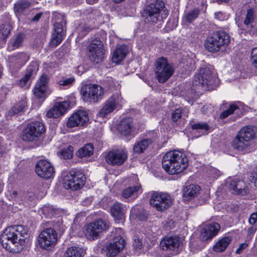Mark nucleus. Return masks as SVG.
I'll use <instances>...</instances> for the list:
<instances>
[{
  "mask_svg": "<svg viewBox=\"0 0 257 257\" xmlns=\"http://www.w3.org/2000/svg\"><path fill=\"white\" fill-rule=\"evenodd\" d=\"M142 192L141 186L140 185L135 186L129 187L124 190L122 192V196L128 199L131 198L132 199H136L140 193Z\"/></svg>",
  "mask_w": 257,
  "mask_h": 257,
  "instance_id": "nucleus-34",
  "label": "nucleus"
},
{
  "mask_svg": "<svg viewBox=\"0 0 257 257\" xmlns=\"http://www.w3.org/2000/svg\"><path fill=\"white\" fill-rule=\"evenodd\" d=\"M214 17L215 18L219 20L222 21L223 20V15L221 12H217L214 14Z\"/></svg>",
  "mask_w": 257,
  "mask_h": 257,
  "instance_id": "nucleus-58",
  "label": "nucleus"
},
{
  "mask_svg": "<svg viewBox=\"0 0 257 257\" xmlns=\"http://www.w3.org/2000/svg\"><path fill=\"white\" fill-rule=\"evenodd\" d=\"M82 92V96L85 101L96 103L101 100L104 95L103 88L98 85L89 84L86 85Z\"/></svg>",
  "mask_w": 257,
  "mask_h": 257,
  "instance_id": "nucleus-15",
  "label": "nucleus"
},
{
  "mask_svg": "<svg viewBox=\"0 0 257 257\" xmlns=\"http://www.w3.org/2000/svg\"><path fill=\"white\" fill-rule=\"evenodd\" d=\"M133 128V119L130 117L122 119L118 125V131L124 136L129 135Z\"/></svg>",
  "mask_w": 257,
  "mask_h": 257,
  "instance_id": "nucleus-32",
  "label": "nucleus"
},
{
  "mask_svg": "<svg viewBox=\"0 0 257 257\" xmlns=\"http://www.w3.org/2000/svg\"><path fill=\"white\" fill-rule=\"evenodd\" d=\"M70 105L69 101L56 102L53 108L47 112L46 116L48 118H57L67 111Z\"/></svg>",
  "mask_w": 257,
  "mask_h": 257,
  "instance_id": "nucleus-22",
  "label": "nucleus"
},
{
  "mask_svg": "<svg viewBox=\"0 0 257 257\" xmlns=\"http://www.w3.org/2000/svg\"><path fill=\"white\" fill-rule=\"evenodd\" d=\"M231 241L229 237H225L218 240L213 247V250L216 252H222L225 250Z\"/></svg>",
  "mask_w": 257,
  "mask_h": 257,
  "instance_id": "nucleus-39",
  "label": "nucleus"
},
{
  "mask_svg": "<svg viewBox=\"0 0 257 257\" xmlns=\"http://www.w3.org/2000/svg\"><path fill=\"white\" fill-rule=\"evenodd\" d=\"M94 147L92 144L88 143L86 144L84 147L79 149L76 154L79 158L89 157L93 154Z\"/></svg>",
  "mask_w": 257,
  "mask_h": 257,
  "instance_id": "nucleus-38",
  "label": "nucleus"
},
{
  "mask_svg": "<svg viewBox=\"0 0 257 257\" xmlns=\"http://www.w3.org/2000/svg\"><path fill=\"white\" fill-rule=\"evenodd\" d=\"M152 134L153 135L152 138L144 139L135 143L133 148V150L135 153L137 154L142 153L148 148L149 146L154 141V136H156L154 133Z\"/></svg>",
  "mask_w": 257,
  "mask_h": 257,
  "instance_id": "nucleus-30",
  "label": "nucleus"
},
{
  "mask_svg": "<svg viewBox=\"0 0 257 257\" xmlns=\"http://www.w3.org/2000/svg\"><path fill=\"white\" fill-rule=\"evenodd\" d=\"M38 70V64L35 62L31 63L28 67L26 74L18 81L17 84L21 87H24L30 79L35 76Z\"/></svg>",
  "mask_w": 257,
  "mask_h": 257,
  "instance_id": "nucleus-26",
  "label": "nucleus"
},
{
  "mask_svg": "<svg viewBox=\"0 0 257 257\" xmlns=\"http://www.w3.org/2000/svg\"><path fill=\"white\" fill-rule=\"evenodd\" d=\"M57 240V232L52 228H47L43 230L38 237L40 246L46 250H50L54 247Z\"/></svg>",
  "mask_w": 257,
  "mask_h": 257,
  "instance_id": "nucleus-13",
  "label": "nucleus"
},
{
  "mask_svg": "<svg viewBox=\"0 0 257 257\" xmlns=\"http://www.w3.org/2000/svg\"><path fill=\"white\" fill-rule=\"evenodd\" d=\"M85 175L79 171L71 170L63 178V185L67 189L77 190L82 188L85 182Z\"/></svg>",
  "mask_w": 257,
  "mask_h": 257,
  "instance_id": "nucleus-6",
  "label": "nucleus"
},
{
  "mask_svg": "<svg viewBox=\"0 0 257 257\" xmlns=\"http://www.w3.org/2000/svg\"><path fill=\"white\" fill-rule=\"evenodd\" d=\"M110 226L109 222L101 218L89 223L85 226V235L90 240L97 239L100 234L107 230Z\"/></svg>",
  "mask_w": 257,
  "mask_h": 257,
  "instance_id": "nucleus-10",
  "label": "nucleus"
},
{
  "mask_svg": "<svg viewBox=\"0 0 257 257\" xmlns=\"http://www.w3.org/2000/svg\"><path fill=\"white\" fill-rule=\"evenodd\" d=\"M182 244L180 238L177 236H166L160 242V246L164 250L172 251L174 255L179 253Z\"/></svg>",
  "mask_w": 257,
  "mask_h": 257,
  "instance_id": "nucleus-16",
  "label": "nucleus"
},
{
  "mask_svg": "<svg viewBox=\"0 0 257 257\" xmlns=\"http://www.w3.org/2000/svg\"><path fill=\"white\" fill-rule=\"evenodd\" d=\"M199 12L197 9L187 12L184 13L183 20L187 23H191L198 17Z\"/></svg>",
  "mask_w": 257,
  "mask_h": 257,
  "instance_id": "nucleus-41",
  "label": "nucleus"
},
{
  "mask_svg": "<svg viewBox=\"0 0 257 257\" xmlns=\"http://www.w3.org/2000/svg\"><path fill=\"white\" fill-rule=\"evenodd\" d=\"M254 11L252 9H249L247 11L245 19L244 21V24L248 26L251 24L254 19Z\"/></svg>",
  "mask_w": 257,
  "mask_h": 257,
  "instance_id": "nucleus-48",
  "label": "nucleus"
},
{
  "mask_svg": "<svg viewBox=\"0 0 257 257\" xmlns=\"http://www.w3.org/2000/svg\"><path fill=\"white\" fill-rule=\"evenodd\" d=\"M23 39L24 37L22 34L17 35L9 41L8 48L10 51L18 48L22 45Z\"/></svg>",
  "mask_w": 257,
  "mask_h": 257,
  "instance_id": "nucleus-40",
  "label": "nucleus"
},
{
  "mask_svg": "<svg viewBox=\"0 0 257 257\" xmlns=\"http://www.w3.org/2000/svg\"><path fill=\"white\" fill-rule=\"evenodd\" d=\"M150 203L152 206L158 211H164L172 205L170 196L165 193L153 192L152 193Z\"/></svg>",
  "mask_w": 257,
  "mask_h": 257,
  "instance_id": "nucleus-11",
  "label": "nucleus"
},
{
  "mask_svg": "<svg viewBox=\"0 0 257 257\" xmlns=\"http://www.w3.org/2000/svg\"><path fill=\"white\" fill-rule=\"evenodd\" d=\"M27 103L25 100L20 101L12 108L10 112V114L14 115L23 111Z\"/></svg>",
  "mask_w": 257,
  "mask_h": 257,
  "instance_id": "nucleus-43",
  "label": "nucleus"
},
{
  "mask_svg": "<svg viewBox=\"0 0 257 257\" xmlns=\"http://www.w3.org/2000/svg\"><path fill=\"white\" fill-rule=\"evenodd\" d=\"M74 80L75 79L73 77L63 78L59 81V84L62 86H69L73 83Z\"/></svg>",
  "mask_w": 257,
  "mask_h": 257,
  "instance_id": "nucleus-51",
  "label": "nucleus"
},
{
  "mask_svg": "<svg viewBox=\"0 0 257 257\" xmlns=\"http://www.w3.org/2000/svg\"><path fill=\"white\" fill-rule=\"evenodd\" d=\"M54 227L56 228L57 227V224H56L54 225Z\"/></svg>",
  "mask_w": 257,
  "mask_h": 257,
  "instance_id": "nucleus-64",
  "label": "nucleus"
},
{
  "mask_svg": "<svg viewBox=\"0 0 257 257\" xmlns=\"http://www.w3.org/2000/svg\"><path fill=\"white\" fill-rule=\"evenodd\" d=\"M26 198V201H32L34 198V194L32 192H25Z\"/></svg>",
  "mask_w": 257,
  "mask_h": 257,
  "instance_id": "nucleus-57",
  "label": "nucleus"
},
{
  "mask_svg": "<svg viewBox=\"0 0 257 257\" xmlns=\"http://www.w3.org/2000/svg\"><path fill=\"white\" fill-rule=\"evenodd\" d=\"M220 229V225L216 222L208 224L204 226L201 230L200 239L205 241L211 239Z\"/></svg>",
  "mask_w": 257,
  "mask_h": 257,
  "instance_id": "nucleus-21",
  "label": "nucleus"
},
{
  "mask_svg": "<svg viewBox=\"0 0 257 257\" xmlns=\"http://www.w3.org/2000/svg\"><path fill=\"white\" fill-rule=\"evenodd\" d=\"M28 228L23 225H14L7 227L2 233L1 241L3 246L9 251H14L15 246L25 245L28 241Z\"/></svg>",
  "mask_w": 257,
  "mask_h": 257,
  "instance_id": "nucleus-1",
  "label": "nucleus"
},
{
  "mask_svg": "<svg viewBox=\"0 0 257 257\" xmlns=\"http://www.w3.org/2000/svg\"><path fill=\"white\" fill-rule=\"evenodd\" d=\"M131 213L132 214H136V217H139L141 219H144L145 218L144 216L141 218L138 214H137L135 208H134L131 210Z\"/></svg>",
  "mask_w": 257,
  "mask_h": 257,
  "instance_id": "nucleus-61",
  "label": "nucleus"
},
{
  "mask_svg": "<svg viewBox=\"0 0 257 257\" xmlns=\"http://www.w3.org/2000/svg\"><path fill=\"white\" fill-rule=\"evenodd\" d=\"M31 6L29 0H19L15 4L14 11L17 16H20L27 12Z\"/></svg>",
  "mask_w": 257,
  "mask_h": 257,
  "instance_id": "nucleus-35",
  "label": "nucleus"
},
{
  "mask_svg": "<svg viewBox=\"0 0 257 257\" xmlns=\"http://www.w3.org/2000/svg\"><path fill=\"white\" fill-rule=\"evenodd\" d=\"M246 231L247 236L248 238H251L253 234L255 233L257 230L256 225H250L249 227L245 228Z\"/></svg>",
  "mask_w": 257,
  "mask_h": 257,
  "instance_id": "nucleus-50",
  "label": "nucleus"
},
{
  "mask_svg": "<svg viewBox=\"0 0 257 257\" xmlns=\"http://www.w3.org/2000/svg\"><path fill=\"white\" fill-rule=\"evenodd\" d=\"M73 148L69 146L67 148H64L60 152L59 156L61 158L68 159L73 156Z\"/></svg>",
  "mask_w": 257,
  "mask_h": 257,
  "instance_id": "nucleus-46",
  "label": "nucleus"
},
{
  "mask_svg": "<svg viewBox=\"0 0 257 257\" xmlns=\"http://www.w3.org/2000/svg\"><path fill=\"white\" fill-rule=\"evenodd\" d=\"M112 240L106 246L107 255L110 257L115 256L125 246V240L123 238V232L121 228H116Z\"/></svg>",
  "mask_w": 257,
  "mask_h": 257,
  "instance_id": "nucleus-7",
  "label": "nucleus"
},
{
  "mask_svg": "<svg viewBox=\"0 0 257 257\" xmlns=\"http://www.w3.org/2000/svg\"><path fill=\"white\" fill-rule=\"evenodd\" d=\"M12 30L11 27L8 24H3L0 26V39L6 40Z\"/></svg>",
  "mask_w": 257,
  "mask_h": 257,
  "instance_id": "nucleus-44",
  "label": "nucleus"
},
{
  "mask_svg": "<svg viewBox=\"0 0 257 257\" xmlns=\"http://www.w3.org/2000/svg\"><path fill=\"white\" fill-rule=\"evenodd\" d=\"M257 222V212L251 213L248 218V223L250 225H256Z\"/></svg>",
  "mask_w": 257,
  "mask_h": 257,
  "instance_id": "nucleus-53",
  "label": "nucleus"
},
{
  "mask_svg": "<svg viewBox=\"0 0 257 257\" xmlns=\"http://www.w3.org/2000/svg\"><path fill=\"white\" fill-rule=\"evenodd\" d=\"M89 120L88 115L84 110H78L69 118L67 125L69 127L83 126Z\"/></svg>",
  "mask_w": 257,
  "mask_h": 257,
  "instance_id": "nucleus-20",
  "label": "nucleus"
},
{
  "mask_svg": "<svg viewBox=\"0 0 257 257\" xmlns=\"http://www.w3.org/2000/svg\"><path fill=\"white\" fill-rule=\"evenodd\" d=\"M128 47L125 45L118 47L114 51L112 56V61L116 64L119 63L126 56Z\"/></svg>",
  "mask_w": 257,
  "mask_h": 257,
  "instance_id": "nucleus-29",
  "label": "nucleus"
},
{
  "mask_svg": "<svg viewBox=\"0 0 257 257\" xmlns=\"http://www.w3.org/2000/svg\"><path fill=\"white\" fill-rule=\"evenodd\" d=\"M41 211L42 214L47 218H51L59 214L61 212L59 209L50 205L43 206Z\"/></svg>",
  "mask_w": 257,
  "mask_h": 257,
  "instance_id": "nucleus-36",
  "label": "nucleus"
},
{
  "mask_svg": "<svg viewBox=\"0 0 257 257\" xmlns=\"http://www.w3.org/2000/svg\"><path fill=\"white\" fill-rule=\"evenodd\" d=\"M251 177L255 187H257V167L251 173Z\"/></svg>",
  "mask_w": 257,
  "mask_h": 257,
  "instance_id": "nucleus-54",
  "label": "nucleus"
},
{
  "mask_svg": "<svg viewBox=\"0 0 257 257\" xmlns=\"http://www.w3.org/2000/svg\"><path fill=\"white\" fill-rule=\"evenodd\" d=\"M126 211V207L122 204L116 202L110 208L111 215L115 220L122 219Z\"/></svg>",
  "mask_w": 257,
  "mask_h": 257,
  "instance_id": "nucleus-33",
  "label": "nucleus"
},
{
  "mask_svg": "<svg viewBox=\"0 0 257 257\" xmlns=\"http://www.w3.org/2000/svg\"><path fill=\"white\" fill-rule=\"evenodd\" d=\"M164 7V4L161 0H156L155 3H152L144 9L143 16L148 22L156 24L161 20L160 13Z\"/></svg>",
  "mask_w": 257,
  "mask_h": 257,
  "instance_id": "nucleus-12",
  "label": "nucleus"
},
{
  "mask_svg": "<svg viewBox=\"0 0 257 257\" xmlns=\"http://www.w3.org/2000/svg\"><path fill=\"white\" fill-rule=\"evenodd\" d=\"M191 128L193 130H200L201 131H208L210 129V126L206 122H198L191 124Z\"/></svg>",
  "mask_w": 257,
  "mask_h": 257,
  "instance_id": "nucleus-47",
  "label": "nucleus"
},
{
  "mask_svg": "<svg viewBox=\"0 0 257 257\" xmlns=\"http://www.w3.org/2000/svg\"><path fill=\"white\" fill-rule=\"evenodd\" d=\"M200 190V187L195 184H190L183 189V199L185 201H190L196 197Z\"/></svg>",
  "mask_w": 257,
  "mask_h": 257,
  "instance_id": "nucleus-27",
  "label": "nucleus"
},
{
  "mask_svg": "<svg viewBox=\"0 0 257 257\" xmlns=\"http://www.w3.org/2000/svg\"><path fill=\"white\" fill-rule=\"evenodd\" d=\"M257 133V128L253 125H246L242 127L238 134L249 142L253 139Z\"/></svg>",
  "mask_w": 257,
  "mask_h": 257,
  "instance_id": "nucleus-31",
  "label": "nucleus"
},
{
  "mask_svg": "<svg viewBox=\"0 0 257 257\" xmlns=\"http://www.w3.org/2000/svg\"><path fill=\"white\" fill-rule=\"evenodd\" d=\"M127 158V153L123 150H114L109 151L105 157L107 163L111 165H120Z\"/></svg>",
  "mask_w": 257,
  "mask_h": 257,
  "instance_id": "nucleus-19",
  "label": "nucleus"
},
{
  "mask_svg": "<svg viewBox=\"0 0 257 257\" xmlns=\"http://www.w3.org/2000/svg\"><path fill=\"white\" fill-rule=\"evenodd\" d=\"M124 1V0H112V1L115 4H119Z\"/></svg>",
  "mask_w": 257,
  "mask_h": 257,
  "instance_id": "nucleus-62",
  "label": "nucleus"
},
{
  "mask_svg": "<svg viewBox=\"0 0 257 257\" xmlns=\"http://www.w3.org/2000/svg\"><path fill=\"white\" fill-rule=\"evenodd\" d=\"M47 76L43 75L37 81L33 89V93L35 96L39 99L44 100L46 98V91L47 89Z\"/></svg>",
  "mask_w": 257,
  "mask_h": 257,
  "instance_id": "nucleus-24",
  "label": "nucleus"
},
{
  "mask_svg": "<svg viewBox=\"0 0 257 257\" xmlns=\"http://www.w3.org/2000/svg\"><path fill=\"white\" fill-rule=\"evenodd\" d=\"M133 245L135 247L140 248L142 245V241L141 239L139 238L134 239Z\"/></svg>",
  "mask_w": 257,
  "mask_h": 257,
  "instance_id": "nucleus-56",
  "label": "nucleus"
},
{
  "mask_svg": "<svg viewBox=\"0 0 257 257\" xmlns=\"http://www.w3.org/2000/svg\"><path fill=\"white\" fill-rule=\"evenodd\" d=\"M45 131L44 124L39 121L28 124L22 134V139L27 142L36 140Z\"/></svg>",
  "mask_w": 257,
  "mask_h": 257,
  "instance_id": "nucleus-14",
  "label": "nucleus"
},
{
  "mask_svg": "<svg viewBox=\"0 0 257 257\" xmlns=\"http://www.w3.org/2000/svg\"><path fill=\"white\" fill-rule=\"evenodd\" d=\"M155 74L158 81L164 83L173 74L174 70L165 57L157 59L155 63Z\"/></svg>",
  "mask_w": 257,
  "mask_h": 257,
  "instance_id": "nucleus-9",
  "label": "nucleus"
},
{
  "mask_svg": "<svg viewBox=\"0 0 257 257\" xmlns=\"http://www.w3.org/2000/svg\"><path fill=\"white\" fill-rule=\"evenodd\" d=\"M239 110V107L235 104H231L229 108L224 110L220 115V118L221 119L227 117L228 115L232 114L234 112H237Z\"/></svg>",
  "mask_w": 257,
  "mask_h": 257,
  "instance_id": "nucleus-45",
  "label": "nucleus"
},
{
  "mask_svg": "<svg viewBox=\"0 0 257 257\" xmlns=\"http://www.w3.org/2000/svg\"><path fill=\"white\" fill-rule=\"evenodd\" d=\"M25 196V192L22 191L13 190L10 194L11 199L16 202L26 201L27 199Z\"/></svg>",
  "mask_w": 257,
  "mask_h": 257,
  "instance_id": "nucleus-42",
  "label": "nucleus"
},
{
  "mask_svg": "<svg viewBox=\"0 0 257 257\" xmlns=\"http://www.w3.org/2000/svg\"><path fill=\"white\" fill-rule=\"evenodd\" d=\"M250 61L253 67L257 70V47H254L251 49Z\"/></svg>",
  "mask_w": 257,
  "mask_h": 257,
  "instance_id": "nucleus-49",
  "label": "nucleus"
},
{
  "mask_svg": "<svg viewBox=\"0 0 257 257\" xmlns=\"http://www.w3.org/2000/svg\"><path fill=\"white\" fill-rule=\"evenodd\" d=\"M188 166L186 155L178 151L167 152L162 159V166L170 175L178 174L185 170Z\"/></svg>",
  "mask_w": 257,
  "mask_h": 257,
  "instance_id": "nucleus-2",
  "label": "nucleus"
},
{
  "mask_svg": "<svg viewBox=\"0 0 257 257\" xmlns=\"http://www.w3.org/2000/svg\"><path fill=\"white\" fill-rule=\"evenodd\" d=\"M122 97L120 94L116 93L113 94L105 102L104 106L100 110L99 115L105 117L107 114L112 112L117 105L121 102Z\"/></svg>",
  "mask_w": 257,
  "mask_h": 257,
  "instance_id": "nucleus-18",
  "label": "nucleus"
},
{
  "mask_svg": "<svg viewBox=\"0 0 257 257\" xmlns=\"http://www.w3.org/2000/svg\"><path fill=\"white\" fill-rule=\"evenodd\" d=\"M42 14L40 13L37 14L32 19L33 21H38L42 16Z\"/></svg>",
  "mask_w": 257,
  "mask_h": 257,
  "instance_id": "nucleus-60",
  "label": "nucleus"
},
{
  "mask_svg": "<svg viewBox=\"0 0 257 257\" xmlns=\"http://www.w3.org/2000/svg\"><path fill=\"white\" fill-rule=\"evenodd\" d=\"M29 60V56L25 53H19L9 57V67L17 71L24 66Z\"/></svg>",
  "mask_w": 257,
  "mask_h": 257,
  "instance_id": "nucleus-23",
  "label": "nucleus"
},
{
  "mask_svg": "<svg viewBox=\"0 0 257 257\" xmlns=\"http://www.w3.org/2000/svg\"><path fill=\"white\" fill-rule=\"evenodd\" d=\"M218 3H223V2H228L230 0H216Z\"/></svg>",
  "mask_w": 257,
  "mask_h": 257,
  "instance_id": "nucleus-63",
  "label": "nucleus"
},
{
  "mask_svg": "<svg viewBox=\"0 0 257 257\" xmlns=\"http://www.w3.org/2000/svg\"><path fill=\"white\" fill-rule=\"evenodd\" d=\"M105 53L103 44L98 38L93 40L87 47V56L94 64L101 62L104 58Z\"/></svg>",
  "mask_w": 257,
  "mask_h": 257,
  "instance_id": "nucleus-8",
  "label": "nucleus"
},
{
  "mask_svg": "<svg viewBox=\"0 0 257 257\" xmlns=\"http://www.w3.org/2000/svg\"><path fill=\"white\" fill-rule=\"evenodd\" d=\"M248 244L245 243H241L239 245V247L236 250L235 252L237 254H239L241 252L242 250L246 248Z\"/></svg>",
  "mask_w": 257,
  "mask_h": 257,
  "instance_id": "nucleus-55",
  "label": "nucleus"
},
{
  "mask_svg": "<svg viewBox=\"0 0 257 257\" xmlns=\"http://www.w3.org/2000/svg\"><path fill=\"white\" fill-rule=\"evenodd\" d=\"M54 23V33L53 34L50 45L55 47L62 41L64 33L63 27L66 24L65 17L61 14L54 13L53 14Z\"/></svg>",
  "mask_w": 257,
  "mask_h": 257,
  "instance_id": "nucleus-5",
  "label": "nucleus"
},
{
  "mask_svg": "<svg viewBox=\"0 0 257 257\" xmlns=\"http://www.w3.org/2000/svg\"><path fill=\"white\" fill-rule=\"evenodd\" d=\"M231 145L232 147L237 151L246 153L250 149L251 142H249L237 133L233 139Z\"/></svg>",
  "mask_w": 257,
  "mask_h": 257,
  "instance_id": "nucleus-25",
  "label": "nucleus"
},
{
  "mask_svg": "<svg viewBox=\"0 0 257 257\" xmlns=\"http://www.w3.org/2000/svg\"><path fill=\"white\" fill-rule=\"evenodd\" d=\"M85 254V251L83 249L73 246L67 248L65 257H83Z\"/></svg>",
  "mask_w": 257,
  "mask_h": 257,
  "instance_id": "nucleus-37",
  "label": "nucleus"
},
{
  "mask_svg": "<svg viewBox=\"0 0 257 257\" xmlns=\"http://www.w3.org/2000/svg\"><path fill=\"white\" fill-rule=\"evenodd\" d=\"M35 171L39 177L45 179L52 177L55 172L53 165L45 160H40L37 162Z\"/></svg>",
  "mask_w": 257,
  "mask_h": 257,
  "instance_id": "nucleus-17",
  "label": "nucleus"
},
{
  "mask_svg": "<svg viewBox=\"0 0 257 257\" xmlns=\"http://www.w3.org/2000/svg\"><path fill=\"white\" fill-rule=\"evenodd\" d=\"M240 189H243L244 190H245V192H246V195H247L249 193V190L247 188V187L246 186L245 183L244 182L243 186H242V187H237L236 189H235L239 190H240Z\"/></svg>",
  "mask_w": 257,
  "mask_h": 257,
  "instance_id": "nucleus-59",
  "label": "nucleus"
},
{
  "mask_svg": "<svg viewBox=\"0 0 257 257\" xmlns=\"http://www.w3.org/2000/svg\"><path fill=\"white\" fill-rule=\"evenodd\" d=\"M226 184L229 190L232 193L238 195H246L245 190L240 189V191L236 190L237 187H242L244 185V182L237 178H229L226 181Z\"/></svg>",
  "mask_w": 257,
  "mask_h": 257,
  "instance_id": "nucleus-28",
  "label": "nucleus"
},
{
  "mask_svg": "<svg viewBox=\"0 0 257 257\" xmlns=\"http://www.w3.org/2000/svg\"><path fill=\"white\" fill-rule=\"evenodd\" d=\"M230 43V36L223 31H215L207 37L205 42L206 50L211 52L223 51Z\"/></svg>",
  "mask_w": 257,
  "mask_h": 257,
  "instance_id": "nucleus-4",
  "label": "nucleus"
},
{
  "mask_svg": "<svg viewBox=\"0 0 257 257\" xmlns=\"http://www.w3.org/2000/svg\"><path fill=\"white\" fill-rule=\"evenodd\" d=\"M182 109L179 108L176 109L172 114V119L173 121H177L182 115Z\"/></svg>",
  "mask_w": 257,
  "mask_h": 257,
  "instance_id": "nucleus-52",
  "label": "nucleus"
},
{
  "mask_svg": "<svg viewBox=\"0 0 257 257\" xmlns=\"http://www.w3.org/2000/svg\"><path fill=\"white\" fill-rule=\"evenodd\" d=\"M192 83L193 86L199 90H211L216 87L218 79L212 68L205 67L201 68L199 73L195 75Z\"/></svg>",
  "mask_w": 257,
  "mask_h": 257,
  "instance_id": "nucleus-3",
  "label": "nucleus"
}]
</instances>
